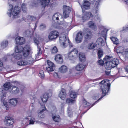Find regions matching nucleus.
<instances>
[{"label":"nucleus","mask_w":128,"mask_h":128,"mask_svg":"<svg viewBox=\"0 0 128 128\" xmlns=\"http://www.w3.org/2000/svg\"><path fill=\"white\" fill-rule=\"evenodd\" d=\"M108 82L109 80H104L100 82L99 84H102L100 89L102 91L103 96L101 97L93 104L90 108L94 106L97 102H98V100L101 99L106 94H107V93L110 89V84Z\"/></svg>","instance_id":"nucleus-1"},{"label":"nucleus","mask_w":128,"mask_h":128,"mask_svg":"<svg viewBox=\"0 0 128 128\" xmlns=\"http://www.w3.org/2000/svg\"><path fill=\"white\" fill-rule=\"evenodd\" d=\"M9 10L7 12V14L9 17H10L12 15L13 16L12 18H16L19 16V14L20 12V8L18 6H15L12 11V9L13 8L12 5H9Z\"/></svg>","instance_id":"nucleus-2"},{"label":"nucleus","mask_w":128,"mask_h":128,"mask_svg":"<svg viewBox=\"0 0 128 128\" xmlns=\"http://www.w3.org/2000/svg\"><path fill=\"white\" fill-rule=\"evenodd\" d=\"M78 51L76 48H74L68 53V58L70 60L75 59L78 57Z\"/></svg>","instance_id":"nucleus-3"},{"label":"nucleus","mask_w":128,"mask_h":128,"mask_svg":"<svg viewBox=\"0 0 128 128\" xmlns=\"http://www.w3.org/2000/svg\"><path fill=\"white\" fill-rule=\"evenodd\" d=\"M60 42V44L64 46H66V43H69L70 41L68 38L67 40L66 37V35L64 34H62L60 35L59 38Z\"/></svg>","instance_id":"nucleus-4"},{"label":"nucleus","mask_w":128,"mask_h":128,"mask_svg":"<svg viewBox=\"0 0 128 128\" xmlns=\"http://www.w3.org/2000/svg\"><path fill=\"white\" fill-rule=\"evenodd\" d=\"M107 62V64L110 67L114 68L118 64L119 60L116 58H115L112 60L108 61Z\"/></svg>","instance_id":"nucleus-5"},{"label":"nucleus","mask_w":128,"mask_h":128,"mask_svg":"<svg viewBox=\"0 0 128 128\" xmlns=\"http://www.w3.org/2000/svg\"><path fill=\"white\" fill-rule=\"evenodd\" d=\"M4 123L7 126L12 125L14 123V119L13 118L10 116H6L4 120Z\"/></svg>","instance_id":"nucleus-6"},{"label":"nucleus","mask_w":128,"mask_h":128,"mask_svg":"<svg viewBox=\"0 0 128 128\" xmlns=\"http://www.w3.org/2000/svg\"><path fill=\"white\" fill-rule=\"evenodd\" d=\"M64 17L66 18L69 16V14L71 11V8L69 6H64L63 8Z\"/></svg>","instance_id":"nucleus-7"},{"label":"nucleus","mask_w":128,"mask_h":128,"mask_svg":"<svg viewBox=\"0 0 128 128\" xmlns=\"http://www.w3.org/2000/svg\"><path fill=\"white\" fill-rule=\"evenodd\" d=\"M90 3L89 1L86 0H84L81 6L83 12L85 10H87L90 9Z\"/></svg>","instance_id":"nucleus-8"},{"label":"nucleus","mask_w":128,"mask_h":128,"mask_svg":"<svg viewBox=\"0 0 128 128\" xmlns=\"http://www.w3.org/2000/svg\"><path fill=\"white\" fill-rule=\"evenodd\" d=\"M59 33L56 30L52 31L49 34L48 38L50 40H53L57 38L59 36Z\"/></svg>","instance_id":"nucleus-9"},{"label":"nucleus","mask_w":128,"mask_h":128,"mask_svg":"<svg viewBox=\"0 0 128 128\" xmlns=\"http://www.w3.org/2000/svg\"><path fill=\"white\" fill-rule=\"evenodd\" d=\"M30 47L29 45H26L24 48L23 51V56L25 58L27 57L30 54Z\"/></svg>","instance_id":"nucleus-10"},{"label":"nucleus","mask_w":128,"mask_h":128,"mask_svg":"<svg viewBox=\"0 0 128 128\" xmlns=\"http://www.w3.org/2000/svg\"><path fill=\"white\" fill-rule=\"evenodd\" d=\"M84 36L85 40H88L90 39L92 36V32L89 30H87L84 32Z\"/></svg>","instance_id":"nucleus-11"},{"label":"nucleus","mask_w":128,"mask_h":128,"mask_svg":"<svg viewBox=\"0 0 128 128\" xmlns=\"http://www.w3.org/2000/svg\"><path fill=\"white\" fill-rule=\"evenodd\" d=\"M83 38L82 33V32L80 31L76 34L75 38V40L77 43H80L82 41Z\"/></svg>","instance_id":"nucleus-12"},{"label":"nucleus","mask_w":128,"mask_h":128,"mask_svg":"<svg viewBox=\"0 0 128 128\" xmlns=\"http://www.w3.org/2000/svg\"><path fill=\"white\" fill-rule=\"evenodd\" d=\"M16 43L18 44H24L25 39L22 37H17L15 39Z\"/></svg>","instance_id":"nucleus-13"},{"label":"nucleus","mask_w":128,"mask_h":128,"mask_svg":"<svg viewBox=\"0 0 128 128\" xmlns=\"http://www.w3.org/2000/svg\"><path fill=\"white\" fill-rule=\"evenodd\" d=\"M100 0H98L96 2L94 6V8L93 11L94 14L98 13L99 12V7L100 4Z\"/></svg>","instance_id":"nucleus-14"},{"label":"nucleus","mask_w":128,"mask_h":128,"mask_svg":"<svg viewBox=\"0 0 128 128\" xmlns=\"http://www.w3.org/2000/svg\"><path fill=\"white\" fill-rule=\"evenodd\" d=\"M66 94L65 90L62 88L59 94V96L62 100H64L66 97Z\"/></svg>","instance_id":"nucleus-15"},{"label":"nucleus","mask_w":128,"mask_h":128,"mask_svg":"<svg viewBox=\"0 0 128 128\" xmlns=\"http://www.w3.org/2000/svg\"><path fill=\"white\" fill-rule=\"evenodd\" d=\"M50 1V0H40V3L42 7L44 8L46 6H48Z\"/></svg>","instance_id":"nucleus-16"},{"label":"nucleus","mask_w":128,"mask_h":128,"mask_svg":"<svg viewBox=\"0 0 128 128\" xmlns=\"http://www.w3.org/2000/svg\"><path fill=\"white\" fill-rule=\"evenodd\" d=\"M40 105L41 106V108H42V109L39 112L38 116L40 118H42L44 116V112L46 110V108L44 105H42L41 104H40Z\"/></svg>","instance_id":"nucleus-17"},{"label":"nucleus","mask_w":128,"mask_h":128,"mask_svg":"<svg viewBox=\"0 0 128 128\" xmlns=\"http://www.w3.org/2000/svg\"><path fill=\"white\" fill-rule=\"evenodd\" d=\"M54 59L55 61L58 63L62 64L63 62L62 56L60 54L56 55L55 56Z\"/></svg>","instance_id":"nucleus-18"},{"label":"nucleus","mask_w":128,"mask_h":128,"mask_svg":"<svg viewBox=\"0 0 128 128\" xmlns=\"http://www.w3.org/2000/svg\"><path fill=\"white\" fill-rule=\"evenodd\" d=\"M82 14V19L84 20H86L89 19L91 15V13L90 12H83Z\"/></svg>","instance_id":"nucleus-19"},{"label":"nucleus","mask_w":128,"mask_h":128,"mask_svg":"<svg viewBox=\"0 0 128 128\" xmlns=\"http://www.w3.org/2000/svg\"><path fill=\"white\" fill-rule=\"evenodd\" d=\"M10 89L11 90L10 92L12 94H16L19 92L18 88L15 86H12Z\"/></svg>","instance_id":"nucleus-20"},{"label":"nucleus","mask_w":128,"mask_h":128,"mask_svg":"<svg viewBox=\"0 0 128 128\" xmlns=\"http://www.w3.org/2000/svg\"><path fill=\"white\" fill-rule=\"evenodd\" d=\"M62 18L61 15L58 13H55L52 16V20L54 21L58 22L59 18Z\"/></svg>","instance_id":"nucleus-21"},{"label":"nucleus","mask_w":128,"mask_h":128,"mask_svg":"<svg viewBox=\"0 0 128 128\" xmlns=\"http://www.w3.org/2000/svg\"><path fill=\"white\" fill-rule=\"evenodd\" d=\"M97 44L100 45V46H102L104 44V42L102 38H98L96 42Z\"/></svg>","instance_id":"nucleus-22"},{"label":"nucleus","mask_w":128,"mask_h":128,"mask_svg":"<svg viewBox=\"0 0 128 128\" xmlns=\"http://www.w3.org/2000/svg\"><path fill=\"white\" fill-rule=\"evenodd\" d=\"M67 67L65 65H62L59 68V71L60 72L64 73L68 71Z\"/></svg>","instance_id":"nucleus-23"},{"label":"nucleus","mask_w":128,"mask_h":128,"mask_svg":"<svg viewBox=\"0 0 128 128\" xmlns=\"http://www.w3.org/2000/svg\"><path fill=\"white\" fill-rule=\"evenodd\" d=\"M53 120L56 122H59L60 120V116L58 114H52V116Z\"/></svg>","instance_id":"nucleus-24"},{"label":"nucleus","mask_w":128,"mask_h":128,"mask_svg":"<svg viewBox=\"0 0 128 128\" xmlns=\"http://www.w3.org/2000/svg\"><path fill=\"white\" fill-rule=\"evenodd\" d=\"M24 48L21 46H16L15 48L14 53H19L22 51Z\"/></svg>","instance_id":"nucleus-25"},{"label":"nucleus","mask_w":128,"mask_h":128,"mask_svg":"<svg viewBox=\"0 0 128 128\" xmlns=\"http://www.w3.org/2000/svg\"><path fill=\"white\" fill-rule=\"evenodd\" d=\"M17 102L18 100L15 98L10 99L9 101V103L10 104L14 106L16 105Z\"/></svg>","instance_id":"nucleus-26"},{"label":"nucleus","mask_w":128,"mask_h":128,"mask_svg":"<svg viewBox=\"0 0 128 128\" xmlns=\"http://www.w3.org/2000/svg\"><path fill=\"white\" fill-rule=\"evenodd\" d=\"M17 62L18 64L20 66H25L28 64V62L23 60H22V58Z\"/></svg>","instance_id":"nucleus-27"},{"label":"nucleus","mask_w":128,"mask_h":128,"mask_svg":"<svg viewBox=\"0 0 128 128\" xmlns=\"http://www.w3.org/2000/svg\"><path fill=\"white\" fill-rule=\"evenodd\" d=\"M85 66L84 65L81 64H78L76 67V69L78 71L81 70L85 67Z\"/></svg>","instance_id":"nucleus-28"},{"label":"nucleus","mask_w":128,"mask_h":128,"mask_svg":"<svg viewBox=\"0 0 128 128\" xmlns=\"http://www.w3.org/2000/svg\"><path fill=\"white\" fill-rule=\"evenodd\" d=\"M48 94L45 93L42 97H41V99L42 102L44 103L47 102L48 98Z\"/></svg>","instance_id":"nucleus-29"},{"label":"nucleus","mask_w":128,"mask_h":128,"mask_svg":"<svg viewBox=\"0 0 128 128\" xmlns=\"http://www.w3.org/2000/svg\"><path fill=\"white\" fill-rule=\"evenodd\" d=\"M107 31L108 30H107L106 29H105L103 30L100 33V35L101 36L103 37L106 41V34Z\"/></svg>","instance_id":"nucleus-30"},{"label":"nucleus","mask_w":128,"mask_h":128,"mask_svg":"<svg viewBox=\"0 0 128 128\" xmlns=\"http://www.w3.org/2000/svg\"><path fill=\"white\" fill-rule=\"evenodd\" d=\"M4 89L6 90H8L9 88L10 89V87L12 86L10 83V82H6L4 85Z\"/></svg>","instance_id":"nucleus-31"},{"label":"nucleus","mask_w":128,"mask_h":128,"mask_svg":"<svg viewBox=\"0 0 128 128\" xmlns=\"http://www.w3.org/2000/svg\"><path fill=\"white\" fill-rule=\"evenodd\" d=\"M110 38L114 44H117L119 43L118 39L116 37H111Z\"/></svg>","instance_id":"nucleus-32"},{"label":"nucleus","mask_w":128,"mask_h":128,"mask_svg":"<svg viewBox=\"0 0 128 128\" xmlns=\"http://www.w3.org/2000/svg\"><path fill=\"white\" fill-rule=\"evenodd\" d=\"M8 44V42L7 40L3 41L1 44V47L3 48L7 47Z\"/></svg>","instance_id":"nucleus-33"},{"label":"nucleus","mask_w":128,"mask_h":128,"mask_svg":"<svg viewBox=\"0 0 128 128\" xmlns=\"http://www.w3.org/2000/svg\"><path fill=\"white\" fill-rule=\"evenodd\" d=\"M77 95V93L74 91H72L70 94V97L72 98H76Z\"/></svg>","instance_id":"nucleus-34"},{"label":"nucleus","mask_w":128,"mask_h":128,"mask_svg":"<svg viewBox=\"0 0 128 128\" xmlns=\"http://www.w3.org/2000/svg\"><path fill=\"white\" fill-rule=\"evenodd\" d=\"M12 55L14 56V58L16 59L20 60L22 58V56L19 53L14 52Z\"/></svg>","instance_id":"nucleus-35"},{"label":"nucleus","mask_w":128,"mask_h":128,"mask_svg":"<svg viewBox=\"0 0 128 128\" xmlns=\"http://www.w3.org/2000/svg\"><path fill=\"white\" fill-rule=\"evenodd\" d=\"M95 47V44L93 43L89 44L88 46V47L89 49H92L94 48Z\"/></svg>","instance_id":"nucleus-36"},{"label":"nucleus","mask_w":128,"mask_h":128,"mask_svg":"<svg viewBox=\"0 0 128 128\" xmlns=\"http://www.w3.org/2000/svg\"><path fill=\"white\" fill-rule=\"evenodd\" d=\"M98 58L99 59H100L103 55V51L102 50H98Z\"/></svg>","instance_id":"nucleus-37"},{"label":"nucleus","mask_w":128,"mask_h":128,"mask_svg":"<svg viewBox=\"0 0 128 128\" xmlns=\"http://www.w3.org/2000/svg\"><path fill=\"white\" fill-rule=\"evenodd\" d=\"M88 25L89 28H93L96 27L94 23L92 21H90L88 24Z\"/></svg>","instance_id":"nucleus-38"},{"label":"nucleus","mask_w":128,"mask_h":128,"mask_svg":"<svg viewBox=\"0 0 128 128\" xmlns=\"http://www.w3.org/2000/svg\"><path fill=\"white\" fill-rule=\"evenodd\" d=\"M47 62L48 66L53 68L55 67V65L54 64V63L53 62H52L48 60L47 61Z\"/></svg>","instance_id":"nucleus-39"},{"label":"nucleus","mask_w":128,"mask_h":128,"mask_svg":"<svg viewBox=\"0 0 128 128\" xmlns=\"http://www.w3.org/2000/svg\"><path fill=\"white\" fill-rule=\"evenodd\" d=\"M30 31L29 30H27L25 31L23 33V35L26 37H28L30 36Z\"/></svg>","instance_id":"nucleus-40"},{"label":"nucleus","mask_w":128,"mask_h":128,"mask_svg":"<svg viewBox=\"0 0 128 128\" xmlns=\"http://www.w3.org/2000/svg\"><path fill=\"white\" fill-rule=\"evenodd\" d=\"M67 112L68 116L70 117H71L73 114L72 110L70 108H68Z\"/></svg>","instance_id":"nucleus-41"},{"label":"nucleus","mask_w":128,"mask_h":128,"mask_svg":"<svg viewBox=\"0 0 128 128\" xmlns=\"http://www.w3.org/2000/svg\"><path fill=\"white\" fill-rule=\"evenodd\" d=\"M75 101V100H73L70 98H68L66 100V103L68 104H73L74 103Z\"/></svg>","instance_id":"nucleus-42"},{"label":"nucleus","mask_w":128,"mask_h":128,"mask_svg":"<svg viewBox=\"0 0 128 128\" xmlns=\"http://www.w3.org/2000/svg\"><path fill=\"white\" fill-rule=\"evenodd\" d=\"M112 56H106L104 58V60H105L106 62H105V63L107 64V62L108 61H109L108 60L112 58ZM110 60H109L110 61Z\"/></svg>","instance_id":"nucleus-43"},{"label":"nucleus","mask_w":128,"mask_h":128,"mask_svg":"<svg viewBox=\"0 0 128 128\" xmlns=\"http://www.w3.org/2000/svg\"><path fill=\"white\" fill-rule=\"evenodd\" d=\"M28 19L30 22V21H34L36 20V18L34 16H28Z\"/></svg>","instance_id":"nucleus-44"},{"label":"nucleus","mask_w":128,"mask_h":128,"mask_svg":"<svg viewBox=\"0 0 128 128\" xmlns=\"http://www.w3.org/2000/svg\"><path fill=\"white\" fill-rule=\"evenodd\" d=\"M22 10L24 12H26L27 10L26 4H22Z\"/></svg>","instance_id":"nucleus-45"},{"label":"nucleus","mask_w":128,"mask_h":128,"mask_svg":"<svg viewBox=\"0 0 128 128\" xmlns=\"http://www.w3.org/2000/svg\"><path fill=\"white\" fill-rule=\"evenodd\" d=\"M46 26L44 24H41L40 26V30H43L46 29Z\"/></svg>","instance_id":"nucleus-46"},{"label":"nucleus","mask_w":128,"mask_h":128,"mask_svg":"<svg viewBox=\"0 0 128 128\" xmlns=\"http://www.w3.org/2000/svg\"><path fill=\"white\" fill-rule=\"evenodd\" d=\"M58 52V50L56 47L55 46L52 49V53L54 54Z\"/></svg>","instance_id":"nucleus-47"},{"label":"nucleus","mask_w":128,"mask_h":128,"mask_svg":"<svg viewBox=\"0 0 128 128\" xmlns=\"http://www.w3.org/2000/svg\"><path fill=\"white\" fill-rule=\"evenodd\" d=\"M39 76L42 78H44V72L42 70H41L40 71Z\"/></svg>","instance_id":"nucleus-48"},{"label":"nucleus","mask_w":128,"mask_h":128,"mask_svg":"<svg viewBox=\"0 0 128 128\" xmlns=\"http://www.w3.org/2000/svg\"><path fill=\"white\" fill-rule=\"evenodd\" d=\"M30 122L29 124H34L35 121V119L34 118H32L30 120Z\"/></svg>","instance_id":"nucleus-49"},{"label":"nucleus","mask_w":128,"mask_h":128,"mask_svg":"<svg viewBox=\"0 0 128 128\" xmlns=\"http://www.w3.org/2000/svg\"><path fill=\"white\" fill-rule=\"evenodd\" d=\"M85 54L84 53H83L82 52H80L79 53V58L80 60H82V58H83V57H84Z\"/></svg>","instance_id":"nucleus-50"},{"label":"nucleus","mask_w":128,"mask_h":128,"mask_svg":"<svg viewBox=\"0 0 128 128\" xmlns=\"http://www.w3.org/2000/svg\"><path fill=\"white\" fill-rule=\"evenodd\" d=\"M46 70L48 72H52L54 70V68L49 66L46 67Z\"/></svg>","instance_id":"nucleus-51"},{"label":"nucleus","mask_w":128,"mask_h":128,"mask_svg":"<svg viewBox=\"0 0 128 128\" xmlns=\"http://www.w3.org/2000/svg\"><path fill=\"white\" fill-rule=\"evenodd\" d=\"M37 47L38 48V52L37 53V56H39L40 55L42 54V51L41 50V49L38 46Z\"/></svg>","instance_id":"nucleus-52"},{"label":"nucleus","mask_w":128,"mask_h":128,"mask_svg":"<svg viewBox=\"0 0 128 128\" xmlns=\"http://www.w3.org/2000/svg\"><path fill=\"white\" fill-rule=\"evenodd\" d=\"M83 104L84 105H85V107H87V106H88L90 105V104L86 100H83Z\"/></svg>","instance_id":"nucleus-53"},{"label":"nucleus","mask_w":128,"mask_h":128,"mask_svg":"<svg viewBox=\"0 0 128 128\" xmlns=\"http://www.w3.org/2000/svg\"><path fill=\"white\" fill-rule=\"evenodd\" d=\"M98 64L101 66H103L104 64V61L102 60H100L98 61Z\"/></svg>","instance_id":"nucleus-54"},{"label":"nucleus","mask_w":128,"mask_h":128,"mask_svg":"<svg viewBox=\"0 0 128 128\" xmlns=\"http://www.w3.org/2000/svg\"><path fill=\"white\" fill-rule=\"evenodd\" d=\"M34 43L37 45H38L39 43L40 42L38 40L35 38H34Z\"/></svg>","instance_id":"nucleus-55"},{"label":"nucleus","mask_w":128,"mask_h":128,"mask_svg":"<svg viewBox=\"0 0 128 128\" xmlns=\"http://www.w3.org/2000/svg\"><path fill=\"white\" fill-rule=\"evenodd\" d=\"M86 60V58L85 57V55L84 56V57H83L82 58V60H80L82 62H83L85 61Z\"/></svg>","instance_id":"nucleus-56"},{"label":"nucleus","mask_w":128,"mask_h":128,"mask_svg":"<svg viewBox=\"0 0 128 128\" xmlns=\"http://www.w3.org/2000/svg\"><path fill=\"white\" fill-rule=\"evenodd\" d=\"M99 97V96L98 95L97 96H93L92 97V98L94 100H96L97 98H98Z\"/></svg>","instance_id":"nucleus-57"},{"label":"nucleus","mask_w":128,"mask_h":128,"mask_svg":"<svg viewBox=\"0 0 128 128\" xmlns=\"http://www.w3.org/2000/svg\"><path fill=\"white\" fill-rule=\"evenodd\" d=\"M116 52L118 54H122V52L121 51H119L118 50V49L116 50Z\"/></svg>","instance_id":"nucleus-58"},{"label":"nucleus","mask_w":128,"mask_h":128,"mask_svg":"<svg viewBox=\"0 0 128 128\" xmlns=\"http://www.w3.org/2000/svg\"><path fill=\"white\" fill-rule=\"evenodd\" d=\"M125 56L126 58H128V51L126 52Z\"/></svg>","instance_id":"nucleus-59"},{"label":"nucleus","mask_w":128,"mask_h":128,"mask_svg":"<svg viewBox=\"0 0 128 128\" xmlns=\"http://www.w3.org/2000/svg\"><path fill=\"white\" fill-rule=\"evenodd\" d=\"M53 108L54 109V111H53L52 112V113L53 114L54 113L53 112H56V108L55 107H53Z\"/></svg>","instance_id":"nucleus-60"},{"label":"nucleus","mask_w":128,"mask_h":128,"mask_svg":"<svg viewBox=\"0 0 128 128\" xmlns=\"http://www.w3.org/2000/svg\"><path fill=\"white\" fill-rule=\"evenodd\" d=\"M57 28H58L59 29H62V27H61L60 26H57Z\"/></svg>","instance_id":"nucleus-61"},{"label":"nucleus","mask_w":128,"mask_h":128,"mask_svg":"<svg viewBox=\"0 0 128 128\" xmlns=\"http://www.w3.org/2000/svg\"><path fill=\"white\" fill-rule=\"evenodd\" d=\"M125 70L126 71L128 72V66H126Z\"/></svg>","instance_id":"nucleus-62"},{"label":"nucleus","mask_w":128,"mask_h":128,"mask_svg":"<svg viewBox=\"0 0 128 128\" xmlns=\"http://www.w3.org/2000/svg\"><path fill=\"white\" fill-rule=\"evenodd\" d=\"M3 65L2 63L1 62V60H0V66H2Z\"/></svg>","instance_id":"nucleus-63"},{"label":"nucleus","mask_w":128,"mask_h":128,"mask_svg":"<svg viewBox=\"0 0 128 128\" xmlns=\"http://www.w3.org/2000/svg\"><path fill=\"white\" fill-rule=\"evenodd\" d=\"M98 20H100V17L99 16H97L96 17Z\"/></svg>","instance_id":"nucleus-64"}]
</instances>
